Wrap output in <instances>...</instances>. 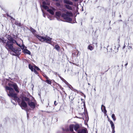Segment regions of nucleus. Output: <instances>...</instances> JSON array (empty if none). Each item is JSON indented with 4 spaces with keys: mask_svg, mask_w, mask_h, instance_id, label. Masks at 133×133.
Here are the masks:
<instances>
[{
    "mask_svg": "<svg viewBox=\"0 0 133 133\" xmlns=\"http://www.w3.org/2000/svg\"><path fill=\"white\" fill-rule=\"evenodd\" d=\"M8 39L9 41H7L6 43V48L8 50H11L13 52L15 53L13 54L14 55L18 56L20 55L21 53L19 52L21 51V49L19 48H14L13 46V44L16 43L17 45L21 47L20 44H18L16 41L10 35L8 36Z\"/></svg>",
    "mask_w": 133,
    "mask_h": 133,
    "instance_id": "obj_1",
    "label": "nucleus"
},
{
    "mask_svg": "<svg viewBox=\"0 0 133 133\" xmlns=\"http://www.w3.org/2000/svg\"><path fill=\"white\" fill-rule=\"evenodd\" d=\"M65 13H62V14L61 12H56L55 14L56 17H59L61 16L66 22H69L72 21V19L70 17L73 16V15L71 11H69L66 10H64Z\"/></svg>",
    "mask_w": 133,
    "mask_h": 133,
    "instance_id": "obj_2",
    "label": "nucleus"
},
{
    "mask_svg": "<svg viewBox=\"0 0 133 133\" xmlns=\"http://www.w3.org/2000/svg\"><path fill=\"white\" fill-rule=\"evenodd\" d=\"M6 90L9 91V93L8 94V96L9 97H11L14 98V100L17 101L19 105L20 104L21 100L17 97V95L14 93V91L13 89L10 87L6 86L5 87Z\"/></svg>",
    "mask_w": 133,
    "mask_h": 133,
    "instance_id": "obj_3",
    "label": "nucleus"
},
{
    "mask_svg": "<svg viewBox=\"0 0 133 133\" xmlns=\"http://www.w3.org/2000/svg\"><path fill=\"white\" fill-rule=\"evenodd\" d=\"M36 37L40 41H44L47 43H49L51 40V38L47 36H46L45 37H43L37 35Z\"/></svg>",
    "mask_w": 133,
    "mask_h": 133,
    "instance_id": "obj_4",
    "label": "nucleus"
},
{
    "mask_svg": "<svg viewBox=\"0 0 133 133\" xmlns=\"http://www.w3.org/2000/svg\"><path fill=\"white\" fill-rule=\"evenodd\" d=\"M22 109L26 108L27 107V104L23 100H22L21 103L19 104Z\"/></svg>",
    "mask_w": 133,
    "mask_h": 133,
    "instance_id": "obj_5",
    "label": "nucleus"
},
{
    "mask_svg": "<svg viewBox=\"0 0 133 133\" xmlns=\"http://www.w3.org/2000/svg\"><path fill=\"white\" fill-rule=\"evenodd\" d=\"M9 85L10 87L11 86L13 87L15 91L17 93H19V91L18 89V87L16 84H14L9 83Z\"/></svg>",
    "mask_w": 133,
    "mask_h": 133,
    "instance_id": "obj_6",
    "label": "nucleus"
},
{
    "mask_svg": "<svg viewBox=\"0 0 133 133\" xmlns=\"http://www.w3.org/2000/svg\"><path fill=\"white\" fill-rule=\"evenodd\" d=\"M29 105L32 109H34L35 107V103L34 102L29 101L28 102Z\"/></svg>",
    "mask_w": 133,
    "mask_h": 133,
    "instance_id": "obj_7",
    "label": "nucleus"
},
{
    "mask_svg": "<svg viewBox=\"0 0 133 133\" xmlns=\"http://www.w3.org/2000/svg\"><path fill=\"white\" fill-rule=\"evenodd\" d=\"M29 69H30L32 71H34L36 74H38L37 72L34 68V67H33L31 64H29Z\"/></svg>",
    "mask_w": 133,
    "mask_h": 133,
    "instance_id": "obj_8",
    "label": "nucleus"
},
{
    "mask_svg": "<svg viewBox=\"0 0 133 133\" xmlns=\"http://www.w3.org/2000/svg\"><path fill=\"white\" fill-rule=\"evenodd\" d=\"M63 2L64 3L72 5L73 4L72 2L70 1L69 0H64Z\"/></svg>",
    "mask_w": 133,
    "mask_h": 133,
    "instance_id": "obj_9",
    "label": "nucleus"
},
{
    "mask_svg": "<svg viewBox=\"0 0 133 133\" xmlns=\"http://www.w3.org/2000/svg\"><path fill=\"white\" fill-rule=\"evenodd\" d=\"M101 109L102 111H103L104 113L105 114L107 112V111L105 109V106L103 105H102Z\"/></svg>",
    "mask_w": 133,
    "mask_h": 133,
    "instance_id": "obj_10",
    "label": "nucleus"
},
{
    "mask_svg": "<svg viewBox=\"0 0 133 133\" xmlns=\"http://www.w3.org/2000/svg\"><path fill=\"white\" fill-rule=\"evenodd\" d=\"M64 6L68 10H72V7L71 6H70L69 5L66 4L64 5Z\"/></svg>",
    "mask_w": 133,
    "mask_h": 133,
    "instance_id": "obj_11",
    "label": "nucleus"
},
{
    "mask_svg": "<svg viewBox=\"0 0 133 133\" xmlns=\"http://www.w3.org/2000/svg\"><path fill=\"white\" fill-rule=\"evenodd\" d=\"M74 129L75 131H77L79 128V126L78 124L74 125Z\"/></svg>",
    "mask_w": 133,
    "mask_h": 133,
    "instance_id": "obj_12",
    "label": "nucleus"
},
{
    "mask_svg": "<svg viewBox=\"0 0 133 133\" xmlns=\"http://www.w3.org/2000/svg\"><path fill=\"white\" fill-rule=\"evenodd\" d=\"M94 46H92L91 44H90L88 46V49H89L90 50H92L94 49Z\"/></svg>",
    "mask_w": 133,
    "mask_h": 133,
    "instance_id": "obj_13",
    "label": "nucleus"
},
{
    "mask_svg": "<svg viewBox=\"0 0 133 133\" xmlns=\"http://www.w3.org/2000/svg\"><path fill=\"white\" fill-rule=\"evenodd\" d=\"M74 124H71L69 126V129L72 132L73 131V129H74Z\"/></svg>",
    "mask_w": 133,
    "mask_h": 133,
    "instance_id": "obj_14",
    "label": "nucleus"
},
{
    "mask_svg": "<svg viewBox=\"0 0 133 133\" xmlns=\"http://www.w3.org/2000/svg\"><path fill=\"white\" fill-rule=\"evenodd\" d=\"M68 87L71 90L74 91L75 92L77 91V90L74 89L71 85H69L68 86Z\"/></svg>",
    "mask_w": 133,
    "mask_h": 133,
    "instance_id": "obj_15",
    "label": "nucleus"
},
{
    "mask_svg": "<svg viewBox=\"0 0 133 133\" xmlns=\"http://www.w3.org/2000/svg\"><path fill=\"white\" fill-rule=\"evenodd\" d=\"M24 52L25 53H26L29 55L31 53L30 52L29 50L26 49H25L24 50Z\"/></svg>",
    "mask_w": 133,
    "mask_h": 133,
    "instance_id": "obj_16",
    "label": "nucleus"
},
{
    "mask_svg": "<svg viewBox=\"0 0 133 133\" xmlns=\"http://www.w3.org/2000/svg\"><path fill=\"white\" fill-rule=\"evenodd\" d=\"M110 123L111 124V128L112 129V128H115V126L114 125V124H113V123L112 121L111 120L110 121Z\"/></svg>",
    "mask_w": 133,
    "mask_h": 133,
    "instance_id": "obj_17",
    "label": "nucleus"
},
{
    "mask_svg": "<svg viewBox=\"0 0 133 133\" xmlns=\"http://www.w3.org/2000/svg\"><path fill=\"white\" fill-rule=\"evenodd\" d=\"M6 40H4V38L2 37V38H0V42H1L3 43H6Z\"/></svg>",
    "mask_w": 133,
    "mask_h": 133,
    "instance_id": "obj_18",
    "label": "nucleus"
},
{
    "mask_svg": "<svg viewBox=\"0 0 133 133\" xmlns=\"http://www.w3.org/2000/svg\"><path fill=\"white\" fill-rule=\"evenodd\" d=\"M55 48L58 51H59L60 47L58 45H56L55 46Z\"/></svg>",
    "mask_w": 133,
    "mask_h": 133,
    "instance_id": "obj_19",
    "label": "nucleus"
},
{
    "mask_svg": "<svg viewBox=\"0 0 133 133\" xmlns=\"http://www.w3.org/2000/svg\"><path fill=\"white\" fill-rule=\"evenodd\" d=\"M48 11L50 14L52 15H53L54 13L53 11V10L51 9H48L47 10Z\"/></svg>",
    "mask_w": 133,
    "mask_h": 133,
    "instance_id": "obj_20",
    "label": "nucleus"
},
{
    "mask_svg": "<svg viewBox=\"0 0 133 133\" xmlns=\"http://www.w3.org/2000/svg\"><path fill=\"white\" fill-rule=\"evenodd\" d=\"M22 100H23V101L25 100L26 101H28V102L30 101L29 99L26 97H23Z\"/></svg>",
    "mask_w": 133,
    "mask_h": 133,
    "instance_id": "obj_21",
    "label": "nucleus"
},
{
    "mask_svg": "<svg viewBox=\"0 0 133 133\" xmlns=\"http://www.w3.org/2000/svg\"><path fill=\"white\" fill-rule=\"evenodd\" d=\"M86 130L84 129H83L81 131H78V133H86Z\"/></svg>",
    "mask_w": 133,
    "mask_h": 133,
    "instance_id": "obj_22",
    "label": "nucleus"
},
{
    "mask_svg": "<svg viewBox=\"0 0 133 133\" xmlns=\"http://www.w3.org/2000/svg\"><path fill=\"white\" fill-rule=\"evenodd\" d=\"M111 117L114 121H115L116 119V118L114 114H113L112 115Z\"/></svg>",
    "mask_w": 133,
    "mask_h": 133,
    "instance_id": "obj_23",
    "label": "nucleus"
},
{
    "mask_svg": "<svg viewBox=\"0 0 133 133\" xmlns=\"http://www.w3.org/2000/svg\"><path fill=\"white\" fill-rule=\"evenodd\" d=\"M42 7L43 8L45 9H47V10H48V7L46 5H43L42 6Z\"/></svg>",
    "mask_w": 133,
    "mask_h": 133,
    "instance_id": "obj_24",
    "label": "nucleus"
},
{
    "mask_svg": "<svg viewBox=\"0 0 133 133\" xmlns=\"http://www.w3.org/2000/svg\"><path fill=\"white\" fill-rule=\"evenodd\" d=\"M30 30H31V32H32L34 33L36 32V31L34 29H33L31 27L30 28Z\"/></svg>",
    "mask_w": 133,
    "mask_h": 133,
    "instance_id": "obj_25",
    "label": "nucleus"
},
{
    "mask_svg": "<svg viewBox=\"0 0 133 133\" xmlns=\"http://www.w3.org/2000/svg\"><path fill=\"white\" fill-rule=\"evenodd\" d=\"M45 82L49 84H51V81L49 80L48 79L46 80L45 81Z\"/></svg>",
    "mask_w": 133,
    "mask_h": 133,
    "instance_id": "obj_26",
    "label": "nucleus"
},
{
    "mask_svg": "<svg viewBox=\"0 0 133 133\" xmlns=\"http://www.w3.org/2000/svg\"><path fill=\"white\" fill-rule=\"evenodd\" d=\"M15 24L20 26L21 25V24L19 22H18V21H16L15 22Z\"/></svg>",
    "mask_w": 133,
    "mask_h": 133,
    "instance_id": "obj_27",
    "label": "nucleus"
},
{
    "mask_svg": "<svg viewBox=\"0 0 133 133\" xmlns=\"http://www.w3.org/2000/svg\"><path fill=\"white\" fill-rule=\"evenodd\" d=\"M34 67L35 70L36 69L37 70H40V69L38 67L36 66H34Z\"/></svg>",
    "mask_w": 133,
    "mask_h": 133,
    "instance_id": "obj_28",
    "label": "nucleus"
},
{
    "mask_svg": "<svg viewBox=\"0 0 133 133\" xmlns=\"http://www.w3.org/2000/svg\"><path fill=\"white\" fill-rule=\"evenodd\" d=\"M114 129H115V128L112 129V133H115V131Z\"/></svg>",
    "mask_w": 133,
    "mask_h": 133,
    "instance_id": "obj_29",
    "label": "nucleus"
},
{
    "mask_svg": "<svg viewBox=\"0 0 133 133\" xmlns=\"http://www.w3.org/2000/svg\"><path fill=\"white\" fill-rule=\"evenodd\" d=\"M57 103H56V101H54V105H55V106H56L57 104Z\"/></svg>",
    "mask_w": 133,
    "mask_h": 133,
    "instance_id": "obj_30",
    "label": "nucleus"
},
{
    "mask_svg": "<svg viewBox=\"0 0 133 133\" xmlns=\"http://www.w3.org/2000/svg\"><path fill=\"white\" fill-rule=\"evenodd\" d=\"M94 44H95V46L97 47V43H94Z\"/></svg>",
    "mask_w": 133,
    "mask_h": 133,
    "instance_id": "obj_31",
    "label": "nucleus"
},
{
    "mask_svg": "<svg viewBox=\"0 0 133 133\" xmlns=\"http://www.w3.org/2000/svg\"><path fill=\"white\" fill-rule=\"evenodd\" d=\"M77 52H78V53L77 54V56H78V51H76V52H75V53H76V52L77 53Z\"/></svg>",
    "mask_w": 133,
    "mask_h": 133,
    "instance_id": "obj_32",
    "label": "nucleus"
},
{
    "mask_svg": "<svg viewBox=\"0 0 133 133\" xmlns=\"http://www.w3.org/2000/svg\"><path fill=\"white\" fill-rule=\"evenodd\" d=\"M45 77L46 78V79H47L46 80L48 79V77L47 76H45Z\"/></svg>",
    "mask_w": 133,
    "mask_h": 133,
    "instance_id": "obj_33",
    "label": "nucleus"
},
{
    "mask_svg": "<svg viewBox=\"0 0 133 133\" xmlns=\"http://www.w3.org/2000/svg\"><path fill=\"white\" fill-rule=\"evenodd\" d=\"M128 62H127L126 63L125 65V66H126L127 65H128Z\"/></svg>",
    "mask_w": 133,
    "mask_h": 133,
    "instance_id": "obj_34",
    "label": "nucleus"
},
{
    "mask_svg": "<svg viewBox=\"0 0 133 133\" xmlns=\"http://www.w3.org/2000/svg\"><path fill=\"white\" fill-rule=\"evenodd\" d=\"M83 105L84 106V107H85V103H83Z\"/></svg>",
    "mask_w": 133,
    "mask_h": 133,
    "instance_id": "obj_35",
    "label": "nucleus"
},
{
    "mask_svg": "<svg viewBox=\"0 0 133 133\" xmlns=\"http://www.w3.org/2000/svg\"><path fill=\"white\" fill-rule=\"evenodd\" d=\"M42 12H43V16H44V17H45V15H44V13L43 12V10H42Z\"/></svg>",
    "mask_w": 133,
    "mask_h": 133,
    "instance_id": "obj_36",
    "label": "nucleus"
},
{
    "mask_svg": "<svg viewBox=\"0 0 133 133\" xmlns=\"http://www.w3.org/2000/svg\"><path fill=\"white\" fill-rule=\"evenodd\" d=\"M129 49H131L132 48V47L131 46H129Z\"/></svg>",
    "mask_w": 133,
    "mask_h": 133,
    "instance_id": "obj_37",
    "label": "nucleus"
},
{
    "mask_svg": "<svg viewBox=\"0 0 133 133\" xmlns=\"http://www.w3.org/2000/svg\"><path fill=\"white\" fill-rule=\"evenodd\" d=\"M72 54V55H76L74 53V52H73V53Z\"/></svg>",
    "mask_w": 133,
    "mask_h": 133,
    "instance_id": "obj_38",
    "label": "nucleus"
},
{
    "mask_svg": "<svg viewBox=\"0 0 133 133\" xmlns=\"http://www.w3.org/2000/svg\"><path fill=\"white\" fill-rule=\"evenodd\" d=\"M125 45L124 44V46H123V49L124 48H125Z\"/></svg>",
    "mask_w": 133,
    "mask_h": 133,
    "instance_id": "obj_39",
    "label": "nucleus"
},
{
    "mask_svg": "<svg viewBox=\"0 0 133 133\" xmlns=\"http://www.w3.org/2000/svg\"><path fill=\"white\" fill-rule=\"evenodd\" d=\"M54 74H56V75L57 74V72H54Z\"/></svg>",
    "mask_w": 133,
    "mask_h": 133,
    "instance_id": "obj_40",
    "label": "nucleus"
},
{
    "mask_svg": "<svg viewBox=\"0 0 133 133\" xmlns=\"http://www.w3.org/2000/svg\"><path fill=\"white\" fill-rule=\"evenodd\" d=\"M57 4L58 5H60V4Z\"/></svg>",
    "mask_w": 133,
    "mask_h": 133,
    "instance_id": "obj_41",
    "label": "nucleus"
},
{
    "mask_svg": "<svg viewBox=\"0 0 133 133\" xmlns=\"http://www.w3.org/2000/svg\"><path fill=\"white\" fill-rule=\"evenodd\" d=\"M88 84L89 85H90V84H89V83H88Z\"/></svg>",
    "mask_w": 133,
    "mask_h": 133,
    "instance_id": "obj_42",
    "label": "nucleus"
},
{
    "mask_svg": "<svg viewBox=\"0 0 133 133\" xmlns=\"http://www.w3.org/2000/svg\"><path fill=\"white\" fill-rule=\"evenodd\" d=\"M27 115H28V112H27Z\"/></svg>",
    "mask_w": 133,
    "mask_h": 133,
    "instance_id": "obj_43",
    "label": "nucleus"
},
{
    "mask_svg": "<svg viewBox=\"0 0 133 133\" xmlns=\"http://www.w3.org/2000/svg\"><path fill=\"white\" fill-rule=\"evenodd\" d=\"M107 118H108V116H107Z\"/></svg>",
    "mask_w": 133,
    "mask_h": 133,
    "instance_id": "obj_44",
    "label": "nucleus"
},
{
    "mask_svg": "<svg viewBox=\"0 0 133 133\" xmlns=\"http://www.w3.org/2000/svg\"><path fill=\"white\" fill-rule=\"evenodd\" d=\"M44 2H43V4H44Z\"/></svg>",
    "mask_w": 133,
    "mask_h": 133,
    "instance_id": "obj_45",
    "label": "nucleus"
}]
</instances>
